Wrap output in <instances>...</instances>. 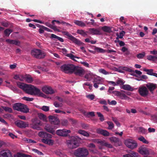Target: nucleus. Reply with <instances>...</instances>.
Returning a JSON list of instances; mask_svg holds the SVG:
<instances>
[{
	"label": "nucleus",
	"mask_w": 157,
	"mask_h": 157,
	"mask_svg": "<svg viewBox=\"0 0 157 157\" xmlns=\"http://www.w3.org/2000/svg\"><path fill=\"white\" fill-rule=\"evenodd\" d=\"M74 68V72L76 75L81 76L84 75V70L82 67L75 66Z\"/></svg>",
	"instance_id": "4468645a"
},
{
	"label": "nucleus",
	"mask_w": 157,
	"mask_h": 157,
	"mask_svg": "<svg viewBox=\"0 0 157 157\" xmlns=\"http://www.w3.org/2000/svg\"><path fill=\"white\" fill-rule=\"evenodd\" d=\"M41 109L44 111L47 112L49 110V107L46 106H43Z\"/></svg>",
	"instance_id": "5fc2aeb1"
},
{
	"label": "nucleus",
	"mask_w": 157,
	"mask_h": 157,
	"mask_svg": "<svg viewBox=\"0 0 157 157\" xmlns=\"http://www.w3.org/2000/svg\"><path fill=\"white\" fill-rule=\"evenodd\" d=\"M2 109L6 112L11 113L12 112V110L11 108L6 106H2Z\"/></svg>",
	"instance_id": "58836bf2"
},
{
	"label": "nucleus",
	"mask_w": 157,
	"mask_h": 157,
	"mask_svg": "<svg viewBox=\"0 0 157 157\" xmlns=\"http://www.w3.org/2000/svg\"><path fill=\"white\" fill-rule=\"evenodd\" d=\"M6 41L10 44H14L16 45H18L20 44V42L18 41L10 39H6Z\"/></svg>",
	"instance_id": "c756f323"
},
{
	"label": "nucleus",
	"mask_w": 157,
	"mask_h": 157,
	"mask_svg": "<svg viewBox=\"0 0 157 157\" xmlns=\"http://www.w3.org/2000/svg\"><path fill=\"white\" fill-rule=\"evenodd\" d=\"M70 132V130L65 129L58 130L56 132L57 135L62 136H67L68 135V134Z\"/></svg>",
	"instance_id": "ddd939ff"
},
{
	"label": "nucleus",
	"mask_w": 157,
	"mask_h": 157,
	"mask_svg": "<svg viewBox=\"0 0 157 157\" xmlns=\"http://www.w3.org/2000/svg\"><path fill=\"white\" fill-rule=\"evenodd\" d=\"M138 140H139L142 141L143 143L145 144H148L149 143L148 141L147 140L145 139L143 136H141L139 137L138 138Z\"/></svg>",
	"instance_id": "ea45409f"
},
{
	"label": "nucleus",
	"mask_w": 157,
	"mask_h": 157,
	"mask_svg": "<svg viewBox=\"0 0 157 157\" xmlns=\"http://www.w3.org/2000/svg\"><path fill=\"white\" fill-rule=\"evenodd\" d=\"M74 23L76 25L81 27H85L86 26L84 22L80 21L75 20L74 21Z\"/></svg>",
	"instance_id": "7c9ffc66"
},
{
	"label": "nucleus",
	"mask_w": 157,
	"mask_h": 157,
	"mask_svg": "<svg viewBox=\"0 0 157 157\" xmlns=\"http://www.w3.org/2000/svg\"><path fill=\"white\" fill-rule=\"evenodd\" d=\"M16 125L19 128H24L28 126V124L23 121L19 120L15 122Z\"/></svg>",
	"instance_id": "412c9836"
},
{
	"label": "nucleus",
	"mask_w": 157,
	"mask_h": 157,
	"mask_svg": "<svg viewBox=\"0 0 157 157\" xmlns=\"http://www.w3.org/2000/svg\"><path fill=\"white\" fill-rule=\"evenodd\" d=\"M78 133L87 137H88L90 136L89 133L88 132L84 130H79L78 131Z\"/></svg>",
	"instance_id": "c85d7f7f"
},
{
	"label": "nucleus",
	"mask_w": 157,
	"mask_h": 157,
	"mask_svg": "<svg viewBox=\"0 0 157 157\" xmlns=\"http://www.w3.org/2000/svg\"><path fill=\"white\" fill-rule=\"evenodd\" d=\"M31 127L32 128L38 130H41L40 126L42 125L40 121L37 118H35L32 120Z\"/></svg>",
	"instance_id": "6e6552de"
},
{
	"label": "nucleus",
	"mask_w": 157,
	"mask_h": 157,
	"mask_svg": "<svg viewBox=\"0 0 157 157\" xmlns=\"http://www.w3.org/2000/svg\"><path fill=\"white\" fill-rule=\"evenodd\" d=\"M42 90L44 92L47 94H52L54 93L53 90L50 86L43 87L42 88Z\"/></svg>",
	"instance_id": "a211bd4d"
},
{
	"label": "nucleus",
	"mask_w": 157,
	"mask_h": 157,
	"mask_svg": "<svg viewBox=\"0 0 157 157\" xmlns=\"http://www.w3.org/2000/svg\"><path fill=\"white\" fill-rule=\"evenodd\" d=\"M51 27H52L51 29H53L54 31L59 32V30L58 29L57 27L56 26H55L54 25L52 24Z\"/></svg>",
	"instance_id": "69168bd1"
},
{
	"label": "nucleus",
	"mask_w": 157,
	"mask_h": 157,
	"mask_svg": "<svg viewBox=\"0 0 157 157\" xmlns=\"http://www.w3.org/2000/svg\"><path fill=\"white\" fill-rule=\"evenodd\" d=\"M0 157H12V155L10 151H1L0 152Z\"/></svg>",
	"instance_id": "a878e982"
},
{
	"label": "nucleus",
	"mask_w": 157,
	"mask_h": 157,
	"mask_svg": "<svg viewBox=\"0 0 157 157\" xmlns=\"http://www.w3.org/2000/svg\"><path fill=\"white\" fill-rule=\"evenodd\" d=\"M22 78L27 82L30 83L33 81V78L29 75L26 74L22 76Z\"/></svg>",
	"instance_id": "bb28decb"
},
{
	"label": "nucleus",
	"mask_w": 157,
	"mask_h": 157,
	"mask_svg": "<svg viewBox=\"0 0 157 157\" xmlns=\"http://www.w3.org/2000/svg\"><path fill=\"white\" fill-rule=\"evenodd\" d=\"M49 120L52 124L58 125L59 123V119L55 117L49 116L48 117Z\"/></svg>",
	"instance_id": "dca6fc26"
},
{
	"label": "nucleus",
	"mask_w": 157,
	"mask_h": 157,
	"mask_svg": "<svg viewBox=\"0 0 157 157\" xmlns=\"http://www.w3.org/2000/svg\"><path fill=\"white\" fill-rule=\"evenodd\" d=\"M23 99L24 100L28 101H32L33 100V98H29L26 97H24L23 98Z\"/></svg>",
	"instance_id": "13d9d810"
},
{
	"label": "nucleus",
	"mask_w": 157,
	"mask_h": 157,
	"mask_svg": "<svg viewBox=\"0 0 157 157\" xmlns=\"http://www.w3.org/2000/svg\"><path fill=\"white\" fill-rule=\"evenodd\" d=\"M143 71H144L147 72V74L150 75L152 76L154 73V72H153V70L152 69H148L146 68H144Z\"/></svg>",
	"instance_id": "c9c22d12"
},
{
	"label": "nucleus",
	"mask_w": 157,
	"mask_h": 157,
	"mask_svg": "<svg viewBox=\"0 0 157 157\" xmlns=\"http://www.w3.org/2000/svg\"><path fill=\"white\" fill-rule=\"evenodd\" d=\"M81 63L83 64L84 66H85L86 67H89V64L88 63L85 62H81Z\"/></svg>",
	"instance_id": "774afa93"
},
{
	"label": "nucleus",
	"mask_w": 157,
	"mask_h": 157,
	"mask_svg": "<svg viewBox=\"0 0 157 157\" xmlns=\"http://www.w3.org/2000/svg\"><path fill=\"white\" fill-rule=\"evenodd\" d=\"M77 33L84 36H85L87 35V34L86 33L82 30L78 29L77 30Z\"/></svg>",
	"instance_id": "4c0bfd02"
},
{
	"label": "nucleus",
	"mask_w": 157,
	"mask_h": 157,
	"mask_svg": "<svg viewBox=\"0 0 157 157\" xmlns=\"http://www.w3.org/2000/svg\"><path fill=\"white\" fill-rule=\"evenodd\" d=\"M129 153L131 154L132 156L133 157H137L138 156V153L133 151H131V152H129Z\"/></svg>",
	"instance_id": "e2e57ef3"
},
{
	"label": "nucleus",
	"mask_w": 157,
	"mask_h": 157,
	"mask_svg": "<svg viewBox=\"0 0 157 157\" xmlns=\"http://www.w3.org/2000/svg\"><path fill=\"white\" fill-rule=\"evenodd\" d=\"M56 128L55 127V126L49 124L46 125L44 127V129L47 132L52 134H55V129Z\"/></svg>",
	"instance_id": "2eb2a0df"
},
{
	"label": "nucleus",
	"mask_w": 157,
	"mask_h": 157,
	"mask_svg": "<svg viewBox=\"0 0 157 157\" xmlns=\"http://www.w3.org/2000/svg\"><path fill=\"white\" fill-rule=\"evenodd\" d=\"M66 56L70 58L71 59H73V58H76L77 59H79V58L78 57L75 56L72 54H67L66 55Z\"/></svg>",
	"instance_id": "09e8293b"
},
{
	"label": "nucleus",
	"mask_w": 157,
	"mask_h": 157,
	"mask_svg": "<svg viewBox=\"0 0 157 157\" xmlns=\"http://www.w3.org/2000/svg\"><path fill=\"white\" fill-rule=\"evenodd\" d=\"M150 53L154 55L155 56H157V51L154 49L153 51H150Z\"/></svg>",
	"instance_id": "052dcab7"
},
{
	"label": "nucleus",
	"mask_w": 157,
	"mask_h": 157,
	"mask_svg": "<svg viewBox=\"0 0 157 157\" xmlns=\"http://www.w3.org/2000/svg\"><path fill=\"white\" fill-rule=\"evenodd\" d=\"M139 132L142 133H145L147 132V130L143 127L139 128Z\"/></svg>",
	"instance_id": "6e6d98bb"
},
{
	"label": "nucleus",
	"mask_w": 157,
	"mask_h": 157,
	"mask_svg": "<svg viewBox=\"0 0 157 157\" xmlns=\"http://www.w3.org/2000/svg\"><path fill=\"white\" fill-rule=\"evenodd\" d=\"M59 37V36H57L56 35L53 34H52L51 35V36L50 38H51L52 39H54V40H55L56 41L57 40Z\"/></svg>",
	"instance_id": "603ef678"
},
{
	"label": "nucleus",
	"mask_w": 157,
	"mask_h": 157,
	"mask_svg": "<svg viewBox=\"0 0 157 157\" xmlns=\"http://www.w3.org/2000/svg\"><path fill=\"white\" fill-rule=\"evenodd\" d=\"M125 91L121 90V91H113L112 92L116 96L118 97L120 99L122 100H129L131 98H130L127 96L125 94Z\"/></svg>",
	"instance_id": "1a4fd4ad"
},
{
	"label": "nucleus",
	"mask_w": 157,
	"mask_h": 157,
	"mask_svg": "<svg viewBox=\"0 0 157 157\" xmlns=\"http://www.w3.org/2000/svg\"><path fill=\"white\" fill-rule=\"evenodd\" d=\"M31 54L33 57L38 59H41L44 58L45 54L42 53L40 50L34 49L31 51Z\"/></svg>",
	"instance_id": "9d476101"
},
{
	"label": "nucleus",
	"mask_w": 157,
	"mask_h": 157,
	"mask_svg": "<svg viewBox=\"0 0 157 157\" xmlns=\"http://www.w3.org/2000/svg\"><path fill=\"white\" fill-rule=\"evenodd\" d=\"M88 147L90 149H95L96 147L95 145L93 143L90 144L88 145Z\"/></svg>",
	"instance_id": "680f3d73"
},
{
	"label": "nucleus",
	"mask_w": 157,
	"mask_h": 157,
	"mask_svg": "<svg viewBox=\"0 0 157 157\" xmlns=\"http://www.w3.org/2000/svg\"><path fill=\"white\" fill-rule=\"evenodd\" d=\"M125 144L128 148L133 149L137 146L136 141L132 139H128L125 141Z\"/></svg>",
	"instance_id": "9b49d317"
},
{
	"label": "nucleus",
	"mask_w": 157,
	"mask_h": 157,
	"mask_svg": "<svg viewBox=\"0 0 157 157\" xmlns=\"http://www.w3.org/2000/svg\"><path fill=\"white\" fill-rule=\"evenodd\" d=\"M38 117L40 120H43L44 121H47V118L46 116L42 113H39L38 114Z\"/></svg>",
	"instance_id": "72a5a7b5"
},
{
	"label": "nucleus",
	"mask_w": 157,
	"mask_h": 157,
	"mask_svg": "<svg viewBox=\"0 0 157 157\" xmlns=\"http://www.w3.org/2000/svg\"><path fill=\"white\" fill-rule=\"evenodd\" d=\"M13 32V30L10 29H6L4 30V33L5 36H9L10 34Z\"/></svg>",
	"instance_id": "f704fd0d"
},
{
	"label": "nucleus",
	"mask_w": 157,
	"mask_h": 157,
	"mask_svg": "<svg viewBox=\"0 0 157 157\" xmlns=\"http://www.w3.org/2000/svg\"><path fill=\"white\" fill-rule=\"evenodd\" d=\"M98 141L97 144H99L102 146H105L109 148H112L113 147L111 144L108 143L105 140L99 139V140Z\"/></svg>",
	"instance_id": "393cba45"
},
{
	"label": "nucleus",
	"mask_w": 157,
	"mask_h": 157,
	"mask_svg": "<svg viewBox=\"0 0 157 157\" xmlns=\"http://www.w3.org/2000/svg\"><path fill=\"white\" fill-rule=\"evenodd\" d=\"M121 68L125 71H128L129 72H132L134 71V70H132L128 67H121Z\"/></svg>",
	"instance_id": "79ce46f5"
},
{
	"label": "nucleus",
	"mask_w": 157,
	"mask_h": 157,
	"mask_svg": "<svg viewBox=\"0 0 157 157\" xmlns=\"http://www.w3.org/2000/svg\"><path fill=\"white\" fill-rule=\"evenodd\" d=\"M54 104L56 107H60L62 106V104L61 103L59 104L56 101L54 102Z\"/></svg>",
	"instance_id": "bf43d9fd"
},
{
	"label": "nucleus",
	"mask_w": 157,
	"mask_h": 157,
	"mask_svg": "<svg viewBox=\"0 0 157 157\" xmlns=\"http://www.w3.org/2000/svg\"><path fill=\"white\" fill-rule=\"evenodd\" d=\"M85 78L88 80H90L91 78V75L90 73L86 74L85 76Z\"/></svg>",
	"instance_id": "864d4df0"
},
{
	"label": "nucleus",
	"mask_w": 157,
	"mask_h": 157,
	"mask_svg": "<svg viewBox=\"0 0 157 157\" xmlns=\"http://www.w3.org/2000/svg\"><path fill=\"white\" fill-rule=\"evenodd\" d=\"M14 110H17L24 113H27L29 112V109L27 106L20 103L15 104L13 106Z\"/></svg>",
	"instance_id": "423d86ee"
},
{
	"label": "nucleus",
	"mask_w": 157,
	"mask_h": 157,
	"mask_svg": "<svg viewBox=\"0 0 157 157\" xmlns=\"http://www.w3.org/2000/svg\"><path fill=\"white\" fill-rule=\"evenodd\" d=\"M17 67V64L14 63L13 64H11L10 66V69H13L16 68Z\"/></svg>",
	"instance_id": "338daca9"
},
{
	"label": "nucleus",
	"mask_w": 157,
	"mask_h": 157,
	"mask_svg": "<svg viewBox=\"0 0 157 157\" xmlns=\"http://www.w3.org/2000/svg\"><path fill=\"white\" fill-rule=\"evenodd\" d=\"M95 49V50L98 52L104 53L105 52V50L100 48L96 47Z\"/></svg>",
	"instance_id": "49530a36"
},
{
	"label": "nucleus",
	"mask_w": 157,
	"mask_h": 157,
	"mask_svg": "<svg viewBox=\"0 0 157 157\" xmlns=\"http://www.w3.org/2000/svg\"><path fill=\"white\" fill-rule=\"evenodd\" d=\"M97 113L98 117H100L99 119L101 121H103L104 120V118L103 114L100 112H97Z\"/></svg>",
	"instance_id": "37998d69"
},
{
	"label": "nucleus",
	"mask_w": 157,
	"mask_h": 157,
	"mask_svg": "<svg viewBox=\"0 0 157 157\" xmlns=\"http://www.w3.org/2000/svg\"><path fill=\"white\" fill-rule=\"evenodd\" d=\"M121 88L124 90L128 91H133V89L131 86L128 84L123 85Z\"/></svg>",
	"instance_id": "cd10ccee"
},
{
	"label": "nucleus",
	"mask_w": 157,
	"mask_h": 157,
	"mask_svg": "<svg viewBox=\"0 0 157 157\" xmlns=\"http://www.w3.org/2000/svg\"><path fill=\"white\" fill-rule=\"evenodd\" d=\"M89 154L88 150L83 147H79L74 152V155L76 157H87Z\"/></svg>",
	"instance_id": "20e7f679"
},
{
	"label": "nucleus",
	"mask_w": 157,
	"mask_h": 157,
	"mask_svg": "<svg viewBox=\"0 0 157 157\" xmlns=\"http://www.w3.org/2000/svg\"><path fill=\"white\" fill-rule=\"evenodd\" d=\"M81 140L78 136H69V139L67 140V144L70 148H75L79 146V142Z\"/></svg>",
	"instance_id": "f03ea898"
},
{
	"label": "nucleus",
	"mask_w": 157,
	"mask_h": 157,
	"mask_svg": "<svg viewBox=\"0 0 157 157\" xmlns=\"http://www.w3.org/2000/svg\"><path fill=\"white\" fill-rule=\"evenodd\" d=\"M86 97L91 100H93L94 99V96L93 94L88 95L86 96Z\"/></svg>",
	"instance_id": "0e129e2a"
},
{
	"label": "nucleus",
	"mask_w": 157,
	"mask_h": 157,
	"mask_svg": "<svg viewBox=\"0 0 157 157\" xmlns=\"http://www.w3.org/2000/svg\"><path fill=\"white\" fill-rule=\"evenodd\" d=\"M97 132L105 136H110L109 133L107 130L101 128H98L96 130Z\"/></svg>",
	"instance_id": "5701e85b"
},
{
	"label": "nucleus",
	"mask_w": 157,
	"mask_h": 157,
	"mask_svg": "<svg viewBox=\"0 0 157 157\" xmlns=\"http://www.w3.org/2000/svg\"><path fill=\"white\" fill-rule=\"evenodd\" d=\"M112 120L118 127H120V123L117 121V119L116 118L112 117Z\"/></svg>",
	"instance_id": "de8ad7c7"
},
{
	"label": "nucleus",
	"mask_w": 157,
	"mask_h": 157,
	"mask_svg": "<svg viewBox=\"0 0 157 157\" xmlns=\"http://www.w3.org/2000/svg\"><path fill=\"white\" fill-rule=\"evenodd\" d=\"M145 53L144 52H143L142 53H140L137 54L136 56L138 59H142L145 56Z\"/></svg>",
	"instance_id": "c03bdc74"
},
{
	"label": "nucleus",
	"mask_w": 157,
	"mask_h": 157,
	"mask_svg": "<svg viewBox=\"0 0 157 157\" xmlns=\"http://www.w3.org/2000/svg\"><path fill=\"white\" fill-rule=\"evenodd\" d=\"M124 82H123L122 80H117V85H120V86L123 85Z\"/></svg>",
	"instance_id": "4d7b16f0"
},
{
	"label": "nucleus",
	"mask_w": 157,
	"mask_h": 157,
	"mask_svg": "<svg viewBox=\"0 0 157 157\" xmlns=\"http://www.w3.org/2000/svg\"><path fill=\"white\" fill-rule=\"evenodd\" d=\"M17 85L19 88L29 94L42 97L45 96L40 89L33 85L20 82L17 83Z\"/></svg>",
	"instance_id": "f257e3e1"
},
{
	"label": "nucleus",
	"mask_w": 157,
	"mask_h": 157,
	"mask_svg": "<svg viewBox=\"0 0 157 157\" xmlns=\"http://www.w3.org/2000/svg\"><path fill=\"white\" fill-rule=\"evenodd\" d=\"M147 59L150 61L155 62L157 61V56L148 55L147 56Z\"/></svg>",
	"instance_id": "2f4dec72"
},
{
	"label": "nucleus",
	"mask_w": 157,
	"mask_h": 157,
	"mask_svg": "<svg viewBox=\"0 0 157 157\" xmlns=\"http://www.w3.org/2000/svg\"><path fill=\"white\" fill-rule=\"evenodd\" d=\"M89 33L92 35H101L102 34L99 30L94 28H89L88 29Z\"/></svg>",
	"instance_id": "4be33fe9"
},
{
	"label": "nucleus",
	"mask_w": 157,
	"mask_h": 157,
	"mask_svg": "<svg viewBox=\"0 0 157 157\" xmlns=\"http://www.w3.org/2000/svg\"><path fill=\"white\" fill-rule=\"evenodd\" d=\"M99 71L104 75H106L109 74V72L106 71L105 70L103 69H100L99 70Z\"/></svg>",
	"instance_id": "8fccbe9b"
},
{
	"label": "nucleus",
	"mask_w": 157,
	"mask_h": 157,
	"mask_svg": "<svg viewBox=\"0 0 157 157\" xmlns=\"http://www.w3.org/2000/svg\"><path fill=\"white\" fill-rule=\"evenodd\" d=\"M138 152L142 155H149V151L147 148L144 146H141L138 148Z\"/></svg>",
	"instance_id": "f3484780"
},
{
	"label": "nucleus",
	"mask_w": 157,
	"mask_h": 157,
	"mask_svg": "<svg viewBox=\"0 0 157 157\" xmlns=\"http://www.w3.org/2000/svg\"><path fill=\"white\" fill-rule=\"evenodd\" d=\"M38 135L43 138L41 139V141L44 143L49 145H52L54 143V141L50 139L52 138L51 135L46 132L41 131L39 132Z\"/></svg>",
	"instance_id": "7ed1b4c3"
},
{
	"label": "nucleus",
	"mask_w": 157,
	"mask_h": 157,
	"mask_svg": "<svg viewBox=\"0 0 157 157\" xmlns=\"http://www.w3.org/2000/svg\"><path fill=\"white\" fill-rule=\"evenodd\" d=\"M17 157H32V156L29 155L21 153H19L18 154Z\"/></svg>",
	"instance_id": "a18cd8bd"
},
{
	"label": "nucleus",
	"mask_w": 157,
	"mask_h": 157,
	"mask_svg": "<svg viewBox=\"0 0 157 157\" xmlns=\"http://www.w3.org/2000/svg\"><path fill=\"white\" fill-rule=\"evenodd\" d=\"M125 33L124 31H122L120 33L119 35L118 34H117V37L116 38V39L118 40L119 38H122Z\"/></svg>",
	"instance_id": "e433bc0d"
},
{
	"label": "nucleus",
	"mask_w": 157,
	"mask_h": 157,
	"mask_svg": "<svg viewBox=\"0 0 157 157\" xmlns=\"http://www.w3.org/2000/svg\"><path fill=\"white\" fill-rule=\"evenodd\" d=\"M93 82H94V86L96 88H97L98 87V85L101 84L102 83L101 78L99 77H95L94 78Z\"/></svg>",
	"instance_id": "aec40b11"
},
{
	"label": "nucleus",
	"mask_w": 157,
	"mask_h": 157,
	"mask_svg": "<svg viewBox=\"0 0 157 157\" xmlns=\"http://www.w3.org/2000/svg\"><path fill=\"white\" fill-rule=\"evenodd\" d=\"M62 33L63 34L67 36L68 37V38L72 41L75 44L79 45H84L83 43L81 42L79 40L72 36L68 32L63 31L62 32Z\"/></svg>",
	"instance_id": "0eeeda50"
},
{
	"label": "nucleus",
	"mask_w": 157,
	"mask_h": 157,
	"mask_svg": "<svg viewBox=\"0 0 157 157\" xmlns=\"http://www.w3.org/2000/svg\"><path fill=\"white\" fill-rule=\"evenodd\" d=\"M32 151H34V152L37 153L38 155H44L43 153H42L40 151L36 149H32Z\"/></svg>",
	"instance_id": "3c124183"
},
{
	"label": "nucleus",
	"mask_w": 157,
	"mask_h": 157,
	"mask_svg": "<svg viewBox=\"0 0 157 157\" xmlns=\"http://www.w3.org/2000/svg\"><path fill=\"white\" fill-rule=\"evenodd\" d=\"M75 66L71 64H64L60 67V69L65 73L72 74L74 72Z\"/></svg>",
	"instance_id": "39448f33"
},
{
	"label": "nucleus",
	"mask_w": 157,
	"mask_h": 157,
	"mask_svg": "<svg viewBox=\"0 0 157 157\" xmlns=\"http://www.w3.org/2000/svg\"><path fill=\"white\" fill-rule=\"evenodd\" d=\"M146 85L147 89H148L151 93H153L154 90L156 87V84L153 83H149L146 84Z\"/></svg>",
	"instance_id": "b1692460"
},
{
	"label": "nucleus",
	"mask_w": 157,
	"mask_h": 157,
	"mask_svg": "<svg viewBox=\"0 0 157 157\" xmlns=\"http://www.w3.org/2000/svg\"><path fill=\"white\" fill-rule=\"evenodd\" d=\"M110 142L112 143H114L117 144V146H120L122 145V143L119 138L116 137H112L109 138Z\"/></svg>",
	"instance_id": "6ab92c4d"
},
{
	"label": "nucleus",
	"mask_w": 157,
	"mask_h": 157,
	"mask_svg": "<svg viewBox=\"0 0 157 157\" xmlns=\"http://www.w3.org/2000/svg\"><path fill=\"white\" fill-rule=\"evenodd\" d=\"M138 91L140 95L143 97H146L148 95L149 93L147 88L143 86L139 88Z\"/></svg>",
	"instance_id": "f8f14e48"
},
{
	"label": "nucleus",
	"mask_w": 157,
	"mask_h": 157,
	"mask_svg": "<svg viewBox=\"0 0 157 157\" xmlns=\"http://www.w3.org/2000/svg\"><path fill=\"white\" fill-rule=\"evenodd\" d=\"M107 124L108 125V128L109 129L111 130L114 128V124L112 122L107 121Z\"/></svg>",
	"instance_id": "a19ab883"
},
{
	"label": "nucleus",
	"mask_w": 157,
	"mask_h": 157,
	"mask_svg": "<svg viewBox=\"0 0 157 157\" xmlns=\"http://www.w3.org/2000/svg\"><path fill=\"white\" fill-rule=\"evenodd\" d=\"M101 29L105 32L110 33L112 32L111 29L109 27L104 26L101 28Z\"/></svg>",
	"instance_id": "473e14b6"
}]
</instances>
